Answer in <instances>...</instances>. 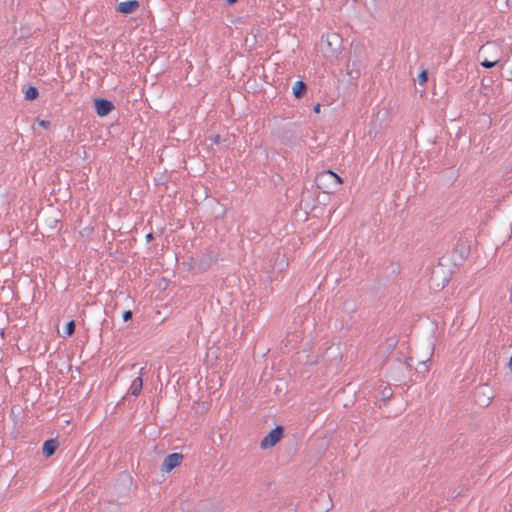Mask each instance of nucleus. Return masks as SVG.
I'll return each instance as SVG.
<instances>
[{
    "instance_id": "f257e3e1",
    "label": "nucleus",
    "mask_w": 512,
    "mask_h": 512,
    "mask_svg": "<svg viewBox=\"0 0 512 512\" xmlns=\"http://www.w3.org/2000/svg\"><path fill=\"white\" fill-rule=\"evenodd\" d=\"M342 183V178L332 170L323 171L316 176L317 187L327 194L333 193Z\"/></svg>"
},
{
    "instance_id": "f03ea898",
    "label": "nucleus",
    "mask_w": 512,
    "mask_h": 512,
    "mask_svg": "<svg viewBox=\"0 0 512 512\" xmlns=\"http://www.w3.org/2000/svg\"><path fill=\"white\" fill-rule=\"evenodd\" d=\"M482 49H488L490 50V59L485 58L481 65L485 68H492L498 64L500 61V57L502 54V47L501 45L495 43V42H489L485 46L482 47Z\"/></svg>"
},
{
    "instance_id": "7ed1b4c3",
    "label": "nucleus",
    "mask_w": 512,
    "mask_h": 512,
    "mask_svg": "<svg viewBox=\"0 0 512 512\" xmlns=\"http://www.w3.org/2000/svg\"><path fill=\"white\" fill-rule=\"evenodd\" d=\"M283 437V428L277 426L272 429L261 441L260 447L262 449H269L275 446Z\"/></svg>"
},
{
    "instance_id": "20e7f679",
    "label": "nucleus",
    "mask_w": 512,
    "mask_h": 512,
    "mask_svg": "<svg viewBox=\"0 0 512 512\" xmlns=\"http://www.w3.org/2000/svg\"><path fill=\"white\" fill-rule=\"evenodd\" d=\"M183 461V455L181 453H172L167 455L161 465V471L169 473L176 467H178Z\"/></svg>"
},
{
    "instance_id": "39448f33",
    "label": "nucleus",
    "mask_w": 512,
    "mask_h": 512,
    "mask_svg": "<svg viewBox=\"0 0 512 512\" xmlns=\"http://www.w3.org/2000/svg\"><path fill=\"white\" fill-rule=\"evenodd\" d=\"M140 6L137 0H129L118 3L116 10L124 15L134 13Z\"/></svg>"
},
{
    "instance_id": "423d86ee",
    "label": "nucleus",
    "mask_w": 512,
    "mask_h": 512,
    "mask_svg": "<svg viewBox=\"0 0 512 512\" xmlns=\"http://www.w3.org/2000/svg\"><path fill=\"white\" fill-rule=\"evenodd\" d=\"M114 106L111 101L105 99H96L95 100V109L99 116L104 117L108 115Z\"/></svg>"
},
{
    "instance_id": "0eeeda50",
    "label": "nucleus",
    "mask_w": 512,
    "mask_h": 512,
    "mask_svg": "<svg viewBox=\"0 0 512 512\" xmlns=\"http://www.w3.org/2000/svg\"><path fill=\"white\" fill-rule=\"evenodd\" d=\"M145 374V368H141L139 375L132 381L129 387V393L133 396H138L143 387V375Z\"/></svg>"
},
{
    "instance_id": "6e6552de",
    "label": "nucleus",
    "mask_w": 512,
    "mask_h": 512,
    "mask_svg": "<svg viewBox=\"0 0 512 512\" xmlns=\"http://www.w3.org/2000/svg\"><path fill=\"white\" fill-rule=\"evenodd\" d=\"M57 447L58 443L55 439L46 440L42 448L43 455L47 458L52 456L55 453Z\"/></svg>"
},
{
    "instance_id": "1a4fd4ad",
    "label": "nucleus",
    "mask_w": 512,
    "mask_h": 512,
    "mask_svg": "<svg viewBox=\"0 0 512 512\" xmlns=\"http://www.w3.org/2000/svg\"><path fill=\"white\" fill-rule=\"evenodd\" d=\"M292 91L296 98H301L306 92V84L303 81H296Z\"/></svg>"
},
{
    "instance_id": "9d476101",
    "label": "nucleus",
    "mask_w": 512,
    "mask_h": 512,
    "mask_svg": "<svg viewBox=\"0 0 512 512\" xmlns=\"http://www.w3.org/2000/svg\"><path fill=\"white\" fill-rule=\"evenodd\" d=\"M38 94L39 93L37 88L34 86H30L25 91V99L29 101L34 100L38 97Z\"/></svg>"
},
{
    "instance_id": "9b49d317",
    "label": "nucleus",
    "mask_w": 512,
    "mask_h": 512,
    "mask_svg": "<svg viewBox=\"0 0 512 512\" xmlns=\"http://www.w3.org/2000/svg\"><path fill=\"white\" fill-rule=\"evenodd\" d=\"M75 331V322L73 320L69 321L65 328V333L67 336H71Z\"/></svg>"
},
{
    "instance_id": "f8f14e48",
    "label": "nucleus",
    "mask_w": 512,
    "mask_h": 512,
    "mask_svg": "<svg viewBox=\"0 0 512 512\" xmlns=\"http://www.w3.org/2000/svg\"><path fill=\"white\" fill-rule=\"evenodd\" d=\"M428 80V74L426 70H423L418 75V82L422 85L426 84Z\"/></svg>"
},
{
    "instance_id": "ddd939ff",
    "label": "nucleus",
    "mask_w": 512,
    "mask_h": 512,
    "mask_svg": "<svg viewBox=\"0 0 512 512\" xmlns=\"http://www.w3.org/2000/svg\"><path fill=\"white\" fill-rule=\"evenodd\" d=\"M38 123L44 129H48L50 127V122L47 120H38Z\"/></svg>"
},
{
    "instance_id": "4468645a",
    "label": "nucleus",
    "mask_w": 512,
    "mask_h": 512,
    "mask_svg": "<svg viewBox=\"0 0 512 512\" xmlns=\"http://www.w3.org/2000/svg\"><path fill=\"white\" fill-rule=\"evenodd\" d=\"M132 318V312L130 310H127L123 313V320L129 321Z\"/></svg>"
},
{
    "instance_id": "2eb2a0df",
    "label": "nucleus",
    "mask_w": 512,
    "mask_h": 512,
    "mask_svg": "<svg viewBox=\"0 0 512 512\" xmlns=\"http://www.w3.org/2000/svg\"><path fill=\"white\" fill-rule=\"evenodd\" d=\"M489 388L487 386H482L480 389H479V392L482 393L483 395H486V392H488Z\"/></svg>"
},
{
    "instance_id": "dca6fc26",
    "label": "nucleus",
    "mask_w": 512,
    "mask_h": 512,
    "mask_svg": "<svg viewBox=\"0 0 512 512\" xmlns=\"http://www.w3.org/2000/svg\"><path fill=\"white\" fill-rule=\"evenodd\" d=\"M320 111H321V105H320V104H316V105L314 106V112H315V113H320Z\"/></svg>"
},
{
    "instance_id": "f3484780",
    "label": "nucleus",
    "mask_w": 512,
    "mask_h": 512,
    "mask_svg": "<svg viewBox=\"0 0 512 512\" xmlns=\"http://www.w3.org/2000/svg\"><path fill=\"white\" fill-rule=\"evenodd\" d=\"M508 368H509L510 371H512V356L509 359Z\"/></svg>"
},
{
    "instance_id": "a211bd4d",
    "label": "nucleus",
    "mask_w": 512,
    "mask_h": 512,
    "mask_svg": "<svg viewBox=\"0 0 512 512\" xmlns=\"http://www.w3.org/2000/svg\"><path fill=\"white\" fill-rule=\"evenodd\" d=\"M226 1H227V3H229V4H233V3L237 2L238 0H226Z\"/></svg>"
},
{
    "instance_id": "6ab92c4d",
    "label": "nucleus",
    "mask_w": 512,
    "mask_h": 512,
    "mask_svg": "<svg viewBox=\"0 0 512 512\" xmlns=\"http://www.w3.org/2000/svg\"><path fill=\"white\" fill-rule=\"evenodd\" d=\"M491 398H492V396H491V395H488V396H487V403H486V404H489V403H490Z\"/></svg>"
},
{
    "instance_id": "aec40b11",
    "label": "nucleus",
    "mask_w": 512,
    "mask_h": 512,
    "mask_svg": "<svg viewBox=\"0 0 512 512\" xmlns=\"http://www.w3.org/2000/svg\"><path fill=\"white\" fill-rule=\"evenodd\" d=\"M219 139H220V136H219V135H217V136L215 137L214 142H215V143H218V142H219Z\"/></svg>"
},
{
    "instance_id": "412c9836",
    "label": "nucleus",
    "mask_w": 512,
    "mask_h": 512,
    "mask_svg": "<svg viewBox=\"0 0 512 512\" xmlns=\"http://www.w3.org/2000/svg\"><path fill=\"white\" fill-rule=\"evenodd\" d=\"M152 238H153V237H152V234H151V233H149V234L147 235V239H148V240H151Z\"/></svg>"
}]
</instances>
